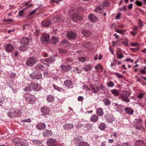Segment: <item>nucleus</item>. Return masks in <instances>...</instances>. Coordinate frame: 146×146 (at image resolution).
Returning a JSON list of instances; mask_svg holds the SVG:
<instances>
[{"mask_svg": "<svg viewBox=\"0 0 146 146\" xmlns=\"http://www.w3.org/2000/svg\"><path fill=\"white\" fill-rule=\"evenodd\" d=\"M20 43L21 46L19 48V50L24 51L27 48V46L29 43V39L27 37H23L21 38Z\"/></svg>", "mask_w": 146, "mask_h": 146, "instance_id": "obj_1", "label": "nucleus"}, {"mask_svg": "<svg viewBox=\"0 0 146 146\" xmlns=\"http://www.w3.org/2000/svg\"><path fill=\"white\" fill-rule=\"evenodd\" d=\"M21 114V111L20 109L16 110L14 109H12L7 113L8 115L11 118H14L18 116H20Z\"/></svg>", "mask_w": 146, "mask_h": 146, "instance_id": "obj_2", "label": "nucleus"}, {"mask_svg": "<svg viewBox=\"0 0 146 146\" xmlns=\"http://www.w3.org/2000/svg\"><path fill=\"white\" fill-rule=\"evenodd\" d=\"M130 93L127 91H123L121 94L120 98L123 101L127 103L130 102V100L128 98L130 96Z\"/></svg>", "mask_w": 146, "mask_h": 146, "instance_id": "obj_3", "label": "nucleus"}, {"mask_svg": "<svg viewBox=\"0 0 146 146\" xmlns=\"http://www.w3.org/2000/svg\"><path fill=\"white\" fill-rule=\"evenodd\" d=\"M37 60L35 57H29L27 58L26 62V65L31 66L33 65L36 63Z\"/></svg>", "mask_w": 146, "mask_h": 146, "instance_id": "obj_4", "label": "nucleus"}, {"mask_svg": "<svg viewBox=\"0 0 146 146\" xmlns=\"http://www.w3.org/2000/svg\"><path fill=\"white\" fill-rule=\"evenodd\" d=\"M142 121V120L141 119H137V122L135 125L136 129L140 130L141 131H145V129L143 127Z\"/></svg>", "mask_w": 146, "mask_h": 146, "instance_id": "obj_5", "label": "nucleus"}, {"mask_svg": "<svg viewBox=\"0 0 146 146\" xmlns=\"http://www.w3.org/2000/svg\"><path fill=\"white\" fill-rule=\"evenodd\" d=\"M31 89L35 91H38L41 90L40 86L37 82H32L29 84Z\"/></svg>", "mask_w": 146, "mask_h": 146, "instance_id": "obj_6", "label": "nucleus"}, {"mask_svg": "<svg viewBox=\"0 0 146 146\" xmlns=\"http://www.w3.org/2000/svg\"><path fill=\"white\" fill-rule=\"evenodd\" d=\"M25 100L31 104L34 103L36 100V98L30 94H26L25 96Z\"/></svg>", "mask_w": 146, "mask_h": 146, "instance_id": "obj_7", "label": "nucleus"}, {"mask_svg": "<svg viewBox=\"0 0 146 146\" xmlns=\"http://www.w3.org/2000/svg\"><path fill=\"white\" fill-rule=\"evenodd\" d=\"M50 36L47 34H44L40 38L41 42L44 44H47L49 41Z\"/></svg>", "mask_w": 146, "mask_h": 146, "instance_id": "obj_8", "label": "nucleus"}, {"mask_svg": "<svg viewBox=\"0 0 146 146\" xmlns=\"http://www.w3.org/2000/svg\"><path fill=\"white\" fill-rule=\"evenodd\" d=\"M46 143L48 146H58L57 142L56 139L52 138L48 139Z\"/></svg>", "mask_w": 146, "mask_h": 146, "instance_id": "obj_9", "label": "nucleus"}, {"mask_svg": "<svg viewBox=\"0 0 146 146\" xmlns=\"http://www.w3.org/2000/svg\"><path fill=\"white\" fill-rule=\"evenodd\" d=\"M55 59L54 56H50L49 58L46 59L43 62L44 64L48 65L49 64L52 63L54 61Z\"/></svg>", "mask_w": 146, "mask_h": 146, "instance_id": "obj_10", "label": "nucleus"}, {"mask_svg": "<svg viewBox=\"0 0 146 146\" xmlns=\"http://www.w3.org/2000/svg\"><path fill=\"white\" fill-rule=\"evenodd\" d=\"M30 76L33 79H39L41 78L42 75L40 72L33 73L31 74Z\"/></svg>", "mask_w": 146, "mask_h": 146, "instance_id": "obj_11", "label": "nucleus"}, {"mask_svg": "<svg viewBox=\"0 0 146 146\" xmlns=\"http://www.w3.org/2000/svg\"><path fill=\"white\" fill-rule=\"evenodd\" d=\"M64 84L68 88H70L73 87V82L70 80H66L64 81Z\"/></svg>", "mask_w": 146, "mask_h": 146, "instance_id": "obj_12", "label": "nucleus"}, {"mask_svg": "<svg viewBox=\"0 0 146 146\" xmlns=\"http://www.w3.org/2000/svg\"><path fill=\"white\" fill-rule=\"evenodd\" d=\"M66 35L67 38L70 40H73L76 36V34L75 33L72 31L68 32Z\"/></svg>", "mask_w": 146, "mask_h": 146, "instance_id": "obj_13", "label": "nucleus"}, {"mask_svg": "<svg viewBox=\"0 0 146 146\" xmlns=\"http://www.w3.org/2000/svg\"><path fill=\"white\" fill-rule=\"evenodd\" d=\"M14 49L13 45L10 44H6L5 47V49L7 52H12L14 50Z\"/></svg>", "mask_w": 146, "mask_h": 146, "instance_id": "obj_14", "label": "nucleus"}, {"mask_svg": "<svg viewBox=\"0 0 146 146\" xmlns=\"http://www.w3.org/2000/svg\"><path fill=\"white\" fill-rule=\"evenodd\" d=\"M41 111L42 113L43 114L42 115H48L49 114V109L48 107L47 106H44L41 108Z\"/></svg>", "mask_w": 146, "mask_h": 146, "instance_id": "obj_15", "label": "nucleus"}, {"mask_svg": "<svg viewBox=\"0 0 146 146\" xmlns=\"http://www.w3.org/2000/svg\"><path fill=\"white\" fill-rule=\"evenodd\" d=\"M106 119L107 122L112 123L114 120L115 118L112 115H108L106 117Z\"/></svg>", "mask_w": 146, "mask_h": 146, "instance_id": "obj_16", "label": "nucleus"}, {"mask_svg": "<svg viewBox=\"0 0 146 146\" xmlns=\"http://www.w3.org/2000/svg\"><path fill=\"white\" fill-rule=\"evenodd\" d=\"M46 127V124L43 123H40L37 124L36 125V128L40 130L44 129Z\"/></svg>", "mask_w": 146, "mask_h": 146, "instance_id": "obj_17", "label": "nucleus"}, {"mask_svg": "<svg viewBox=\"0 0 146 146\" xmlns=\"http://www.w3.org/2000/svg\"><path fill=\"white\" fill-rule=\"evenodd\" d=\"M61 68L64 71H68L71 69L72 67L70 65L66 66L62 65L61 66Z\"/></svg>", "mask_w": 146, "mask_h": 146, "instance_id": "obj_18", "label": "nucleus"}, {"mask_svg": "<svg viewBox=\"0 0 146 146\" xmlns=\"http://www.w3.org/2000/svg\"><path fill=\"white\" fill-rule=\"evenodd\" d=\"M89 20L92 22H95L97 21V18L93 14H90L88 16Z\"/></svg>", "mask_w": 146, "mask_h": 146, "instance_id": "obj_19", "label": "nucleus"}, {"mask_svg": "<svg viewBox=\"0 0 146 146\" xmlns=\"http://www.w3.org/2000/svg\"><path fill=\"white\" fill-rule=\"evenodd\" d=\"M74 127L72 123H69L65 124L63 126V128L64 129L69 130L73 128Z\"/></svg>", "mask_w": 146, "mask_h": 146, "instance_id": "obj_20", "label": "nucleus"}, {"mask_svg": "<svg viewBox=\"0 0 146 146\" xmlns=\"http://www.w3.org/2000/svg\"><path fill=\"white\" fill-rule=\"evenodd\" d=\"M93 45V43L89 41H86L83 43L82 46L84 47L89 48L90 47Z\"/></svg>", "mask_w": 146, "mask_h": 146, "instance_id": "obj_21", "label": "nucleus"}, {"mask_svg": "<svg viewBox=\"0 0 146 146\" xmlns=\"http://www.w3.org/2000/svg\"><path fill=\"white\" fill-rule=\"evenodd\" d=\"M125 112L128 115H132L134 112V110L131 107H127L125 108Z\"/></svg>", "mask_w": 146, "mask_h": 146, "instance_id": "obj_22", "label": "nucleus"}, {"mask_svg": "<svg viewBox=\"0 0 146 146\" xmlns=\"http://www.w3.org/2000/svg\"><path fill=\"white\" fill-rule=\"evenodd\" d=\"M52 133H53L51 130L47 129L45 130L42 133V134L44 136H51Z\"/></svg>", "mask_w": 146, "mask_h": 146, "instance_id": "obj_23", "label": "nucleus"}, {"mask_svg": "<svg viewBox=\"0 0 146 146\" xmlns=\"http://www.w3.org/2000/svg\"><path fill=\"white\" fill-rule=\"evenodd\" d=\"M58 38L57 36H52L51 38L50 42L52 44L55 45L58 42Z\"/></svg>", "mask_w": 146, "mask_h": 146, "instance_id": "obj_24", "label": "nucleus"}, {"mask_svg": "<svg viewBox=\"0 0 146 146\" xmlns=\"http://www.w3.org/2000/svg\"><path fill=\"white\" fill-rule=\"evenodd\" d=\"M51 23L50 20L48 19L43 21L42 23V25L44 27H47L50 25Z\"/></svg>", "mask_w": 146, "mask_h": 146, "instance_id": "obj_25", "label": "nucleus"}, {"mask_svg": "<svg viewBox=\"0 0 146 146\" xmlns=\"http://www.w3.org/2000/svg\"><path fill=\"white\" fill-rule=\"evenodd\" d=\"M135 146H146L145 143L142 141L138 140L136 141Z\"/></svg>", "mask_w": 146, "mask_h": 146, "instance_id": "obj_26", "label": "nucleus"}, {"mask_svg": "<svg viewBox=\"0 0 146 146\" xmlns=\"http://www.w3.org/2000/svg\"><path fill=\"white\" fill-rule=\"evenodd\" d=\"M104 9V7L103 6L100 5L98 6L95 9V11L98 13H101L103 11Z\"/></svg>", "mask_w": 146, "mask_h": 146, "instance_id": "obj_27", "label": "nucleus"}, {"mask_svg": "<svg viewBox=\"0 0 146 146\" xmlns=\"http://www.w3.org/2000/svg\"><path fill=\"white\" fill-rule=\"evenodd\" d=\"M82 32L84 35L86 37H88L91 35V33L88 30H83Z\"/></svg>", "mask_w": 146, "mask_h": 146, "instance_id": "obj_28", "label": "nucleus"}, {"mask_svg": "<svg viewBox=\"0 0 146 146\" xmlns=\"http://www.w3.org/2000/svg\"><path fill=\"white\" fill-rule=\"evenodd\" d=\"M98 116L96 114H94L91 116L90 119L91 121L93 122H96L98 121Z\"/></svg>", "mask_w": 146, "mask_h": 146, "instance_id": "obj_29", "label": "nucleus"}, {"mask_svg": "<svg viewBox=\"0 0 146 146\" xmlns=\"http://www.w3.org/2000/svg\"><path fill=\"white\" fill-rule=\"evenodd\" d=\"M46 99L48 102H52L54 100V96L51 95H48L46 96Z\"/></svg>", "mask_w": 146, "mask_h": 146, "instance_id": "obj_30", "label": "nucleus"}, {"mask_svg": "<svg viewBox=\"0 0 146 146\" xmlns=\"http://www.w3.org/2000/svg\"><path fill=\"white\" fill-rule=\"evenodd\" d=\"M22 140L18 138H15L13 140V142L15 145L17 146H21L20 145L18 144L19 142Z\"/></svg>", "mask_w": 146, "mask_h": 146, "instance_id": "obj_31", "label": "nucleus"}, {"mask_svg": "<svg viewBox=\"0 0 146 146\" xmlns=\"http://www.w3.org/2000/svg\"><path fill=\"white\" fill-rule=\"evenodd\" d=\"M96 113L99 116H102L104 113L103 109L101 108H98L96 110Z\"/></svg>", "mask_w": 146, "mask_h": 146, "instance_id": "obj_32", "label": "nucleus"}, {"mask_svg": "<svg viewBox=\"0 0 146 146\" xmlns=\"http://www.w3.org/2000/svg\"><path fill=\"white\" fill-rule=\"evenodd\" d=\"M72 19L74 21H76L79 20V17L78 15L77 14H72Z\"/></svg>", "mask_w": 146, "mask_h": 146, "instance_id": "obj_33", "label": "nucleus"}, {"mask_svg": "<svg viewBox=\"0 0 146 146\" xmlns=\"http://www.w3.org/2000/svg\"><path fill=\"white\" fill-rule=\"evenodd\" d=\"M111 92L115 96H117L119 95V93L118 90L116 89L111 90Z\"/></svg>", "mask_w": 146, "mask_h": 146, "instance_id": "obj_34", "label": "nucleus"}, {"mask_svg": "<svg viewBox=\"0 0 146 146\" xmlns=\"http://www.w3.org/2000/svg\"><path fill=\"white\" fill-rule=\"evenodd\" d=\"M82 70V68L80 66L76 67L74 68V71L78 73H80Z\"/></svg>", "mask_w": 146, "mask_h": 146, "instance_id": "obj_35", "label": "nucleus"}, {"mask_svg": "<svg viewBox=\"0 0 146 146\" xmlns=\"http://www.w3.org/2000/svg\"><path fill=\"white\" fill-rule=\"evenodd\" d=\"M129 42V40L127 38H124L122 41L121 42L122 44L124 45L125 46H128V43Z\"/></svg>", "mask_w": 146, "mask_h": 146, "instance_id": "obj_36", "label": "nucleus"}, {"mask_svg": "<svg viewBox=\"0 0 146 146\" xmlns=\"http://www.w3.org/2000/svg\"><path fill=\"white\" fill-rule=\"evenodd\" d=\"M103 102L105 105L106 106H108L110 105L111 102L108 99L104 98L103 99Z\"/></svg>", "mask_w": 146, "mask_h": 146, "instance_id": "obj_37", "label": "nucleus"}, {"mask_svg": "<svg viewBox=\"0 0 146 146\" xmlns=\"http://www.w3.org/2000/svg\"><path fill=\"white\" fill-rule=\"evenodd\" d=\"M98 127L100 129L104 130L106 128V125L104 123H100Z\"/></svg>", "mask_w": 146, "mask_h": 146, "instance_id": "obj_38", "label": "nucleus"}, {"mask_svg": "<svg viewBox=\"0 0 146 146\" xmlns=\"http://www.w3.org/2000/svg\"><path fill=\"white\" fill-rule=\"evenodd\" d=\"M145 94V92H144L139 93L136 96V97L139 99L141 100L143 98Z\"/></svg>", "mask_w": 146, "mask_h": 146, "instance_id": "obj_39", "label": "nucleus"}, {"mask_svg": "<svg viewBox=\"0 0 146 146\" xmlns=\"http://www.w3.org/2000/svg\"><path fill=\"white\" fill-rule=\"evenodd\" d=\"M70 44L69 42L67 41L65 39L61 41V45L65 46H69Z\"/></svg>", "mask_w": 146, "mask_h": 146, "instance_id": "obj_40", "label": "nucleus"}, {"mask_svg": "<svg viewBox=\"0 0 146 146\" xmlns=\"http://www.w3.org/2000/svg\"><path fill=\"white\" fill-rule=\"evenodd\" d=\"M35 68L36 70H38L41 69L43 70L45 68V67L43 65L41 64H37L35 67Z\"/></svg>", "mask_w": 146, "mask_h": 146, "instance_id": "obj_41", "label": "nucleus"}, {"mask_svg": "<svg viewBox=\"0 0 146 146\" xmlns=\"http://www.w3.org/2000/svg\"><path fill=\"white\" fill-rule=\"evenodd\" d=\"M92 68V66L91 65H87L85 66L84 67V69L86 71H88Z\"/></svg>", "mask_w": 146, "mask_h": 146, "instance_id": "obj_42", "label": "nucleus"}, {"mask_svg": "<svg viewBox=\"0 0 146 146\" xmlns=\"http://www.w3.org/2000/svg\"><path fill=\"white\" fill-rule=\"evenodd\" d=\"M78 143L79 144V146H90V145L88 144L86 142H81L80 141L78 142Z\"/></svg>", "mask_w": 146, "mask_h": 146, "instance_id": "obj_43", "label": "nucleus"}, {"mask_svg": "<svg viewBox=\"0 0 146 146\" xmlns=\"http://www.w3.org/2000/svg\"><path fill=\"white\" fill-rule=\"evenodd\" d=\"M32 142L33 144L37 145H39L42 144L41 141L38 140H33Z\"/></svg>", "mask_w": 146, "mask_h": 146, "instance_id": "obj_44", "label": "nucleus"}, {"mask_svg": "<svg viewBox=\"0 0 146 146\" xmlns=\"http://www.w3.org/2000/svg\"><path fill=\"white\" fill-rule=\"evenodd\" d=\"M115 145L116 146H131L130 144L128 143H123L121 145L118 143L116 144Z\"/></svg>", "mask_w": 146, "mask_h": 146, "instance_id": "obj_45", "label": "nucleus"}, {"mask_svg": "<svg viewBox=\"0 0 146 146\" xmlns=\"http://www.w3.org/2000/svg\"><path fill=\"white\" fill-rule=\"evenodd\" d=\"M53 86L55 89L57 90L58 91H62V90H63L62 88L57 86L54 84H53Z\"/></svg>", "mask_w": 146, "mask_h": 146, "instance_id": "obj_46", "label": "nucleus"}, {"mask_svg": "<svg viewBox=\"0 0 146 146\" xmlns=\"http://www.w3.org/2000/svg\"><path fill=\"white\" fill-rule=\"evenodd\" d=\"M85 127L87 130H89L92 128L93 126L92 124L89 123L87 124Z\"/></svg>", "mask_w": 146, "mask_h": 146, "instance_id": "obj_47", "label": "nucleus"}, {"mask_svg": "<svg viewBox=\"0 0 146 146\" xmlns=\"http://www.w3.org/2000/svg\"><path fill=\"white\" fill-rule=\"evenodd\" d=\"M78 59L79 61L82 62H84L86 60V58L82 56L81 57H79L78 58Z\"/></svg>", "mask_w": 146, "mask_h": 146, "instance_id": "obj_48", "label": "nucleus"}, {"mask_svg": "<svg viewBox=\"0 0 146 146\" xmlns=\"http://www.w3.org/2000/svg\"><path fill=\"white\" fill-rule=\"evenodd\" d=\"M117 56V58L118 59H121L124 56V55L122 53H120L119 54L116 52Z\"/></svg>", "mask_w": 146, "mask_h": 146, "instance_id": "obj_49", "label": "nucleus"}, {"mask_svg": "<svg viewBox=\"0 0 146 146\" xmlns=\"http://www.w3.org/2000/svg\"><path fill=\"white\" fill-rule=\"evenodd\" d=\"M54 20L56 21V22H60L61 20L60 16L58 15L54 18Z\"/></svg>", "mask_w": 146, "mask_h": 146, "instance_id": "obj_50", "label": "nucleus"}, {"mask_svg": "<svg viewBox=\"0 0 146 146\" xmlns=\"http://www.w3.org/2000/svg\"><path fill=\"white\" fill-rule=\"evenodd\" d=\"M107 85L109 87H112L114 86V84L112 82L110 81L107 83Z\"/></svg>", "mask_w": 146, "mask_h": 146, "instance_id": "obj_51", "label": "nucleus"}, {"mask_svg": "<svg viewBox=\"0 0 146 146\" xmlns=\"http://www.w3.org/2000/svg\"><path fill=\"white\" fill-rule=\"evenodd\" d=\"M18 144L21 145V146H28L27 145L25 144L22 140Z\"/></svg>", "mask_w": 146, "mask_h": 146, "instance_id": "obj_52", "label": "nucleus"}, {"mask_svg": "<svg viewBox=\"0 0 146 146\" xmlns=\"http://www.w3.org/2000/svg\"><path fill=\"white\" fill-rule=\"evenodd\" d=\"M83 125L80 123L78 122L76 124L75 126L77 128H80L82 127Z\"/></svg>", "mask_w": 146, "mask_h": 146, "instance_id": "obj_53", "label": "nucleus"}, {"mask_svg": "<svg viewBox=\"0 0 146 146\" xmlns=\"http://www.w3.org/2000/svg\"><path fill=\"white\" fill-rule=\"evenodd\" d=\"M95 69L97 70H98L99 69H100L101 70H102V65L98 64L96 66Z\"/></svg>", "mask_w": 146, "mask_h": 146, "instance_id": "obj_54", "label": "nucleus"}, {"mask_svg": "<svg viewBox=\"0 0 146 146\" xmlns=\"http://www.w3.org/2000/svg\"><path fill=\"white\" fill-rule=\"evenodd\" d=\"M31 89L30 87L29 86L25 87L23 90L27 92L31 91Z\"/></svg>", "mask_w": 146, "mask_h": 146, "instance_id": "obj_55", "label": "nucleus"}, {"mask_svg": "<svg viewBox=\"0 0 146 146\" xmlns=\"http://www.w3.org/2000/svg\"><path fill=\"white\" fill-rule=\"evenodd\" d=\"M130 44L132 46H136L139 45V44L136 42H131Z\"/></svg>", "mask_w": 146, "mask_h": 146, "instance_id": "obj_56", "label": "nucleus"}, {"mask_svg": "<svg viewBox=\"0 0 146 146\" xmlns=\"http://www.w3.org/2000/svg\"><path fill=\"white\" fill-rule=\"evenodd\" d=\"M104 86L102 85H101L99 86H98L97 87H96V89L98 90V91L100 90H102L103 89V88H104Z\"/></svg>", "mask_w": 146, "mask_h": 146, "instance_id": "obj_57", "label": "nucleus"}, {"mask_svg": "<svg viewBox=\"0 0 146 146\" xmlns=\"http://www.w3.org/2000/svg\"><path fill=\"white\" fill-rule=\"evenodd\" d=\"M24 12V9H22L19 11V15L20 16H21L22 15Z\"/></svg>", "mask_w": 146, "mask_h": 146, "instance_id": "obj_58", "label": "nucleus"}, {"mask_svg": "<svg viewBox=\"0 0 146 146\" xmlns=\"http://www.w3.org/2000/svg\"><path fill=\"white\" fill-rule=\"evenodd\" d=\"M32 0H30L29 1H27L26 2H24L21 5H23V6H26L28 5L29 3L31 2L32 1Z\"/></svg>", "mask_w": 146, "mask_h": 146, "instance_id": "obj_59", "label": "nucleus"}, {"mask_svg": "<svg viewBox=\"0 0 146 146\" xmlns=\"http://www.w3.org/2000/svg\"><path fill=\"white\" fill-rule=\"evenodd\" d=\"M36 10H33L30 13L29 16H31L32 15L35 14L36 11Z\"/></svg>", "mask_w": 146, "mask_h": 146, "instance_id": "obj_60", "label": "nucleus"}, {"mask_svg": "<svg viewBox=\"0 0 146 146\" xmlns=\"http://www.w3.org/2000/svg\"><path fill=\"white\" fill-rule=\"evenodd\" d=\"M83 99L84 98L82 96H79L78 98V101L80 102H83Z\"/></svg>", "mask_w": 146, "mask_h": 146, "instance_id": "obj_61", "label": "nucleus"}, {"mask_svg": "<svg viewBox=\"0 0 146 146\" xmlns=\"http://www.w3.org/2000/svg\"><path fill=\"white\" fill-rule=\"evenodd\" d=\"M83 90H90V89L86 85H84L83 86Z\"/></svg>", "mask_w": 146, "mask_h": 146, "instance_id": "obj_62", "label": "nucleus"}, {"mask_svg": "<svg viewBox=\"0 0 146 146\" xmlns=\"http://www.w3.org/2000/svg\"><path fill=\"white\" fill-rule=\"evenodd\" d=\"M21 121L23 122L30 123L31 122V121L30 119H24Z\"/></svg>", "mask_w": 146, "mask_h": 146, "instance_id": "obj_63", "label": "nucleus"}, {"mask_svg": "<svg viewBox=\"0 0 146 146\" xmlns=\"http://www.w3.org/2000/svg\"><path fill=\"white\" fill-rule=\"evenodd\" d=\"M135 3L139 6H141L142 5V3L141 2L138 1H136Z\"/></svg>", "mask_w": 146, "mask_h": 146, "instance_id": "obj_64", "label": "nucleus"}]
</instances>
